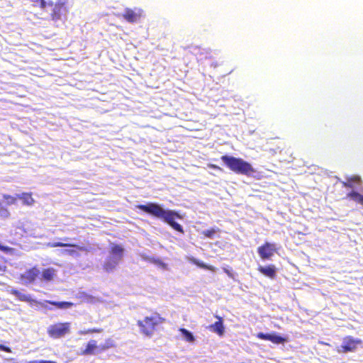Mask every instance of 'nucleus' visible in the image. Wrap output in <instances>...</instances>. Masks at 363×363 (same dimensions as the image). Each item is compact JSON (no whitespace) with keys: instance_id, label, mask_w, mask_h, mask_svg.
<instances>
[{"instance_id":"f257e3e1","label":"nucleus","mask_w":363,"mask_h":363,"mask_svg":"<svg viewBox=\"0 0 363 363\" xmlns=\"http://www.w3.org/2000/svg\"><path fill=\"white\" fill-rule=\"evenodd\" d=\"M135 208L148 215L162 220L174 230L184 233V228L176 220H183L184 215L179 211L164 208L162 204L156 202H147L145 204H138Z\"/></svg>"},{"instance_id":"f03ea898","label":"nucleus","mask_w":363,"mask_h":363,"mask_svg":"<svg viewBox=\"0 0 363 363\" xmlns=\"http://www.w3.org/2000/svg\"><path fill=\"white\" fill-rule=\"evenodd\" d=\"M220 159L228 169L236 174L249 176L255 172L251 164L242 158L225 155Z\"/></svg>"},{"instance_id":"7ed1b4c3","label":"nucleus","mask_w":363,"mask_h":363,"mask_svg":"<svg viewBox=\"0 0 363 363\" xmlns=\"http://www.w3.org/2000/svg\"><path fill=\"white\" fill-rule=\"evenodd\" d=\"M124 249L118 245H113L105 258L103 269L107 273L113 272L122 260Z\"/></svg>"},{"instance_id":"20e7f679","label":"nucleus","mask_w":363,"mask_h":363,"mask_svg":"<svg viewBox=\"0 0 363 363\" xmlns=\"http://www.w3.org/2000/svg\"><path fill=\"white\" fill-rule=\"evenodd\" d=\"M66 3L67 0H57L55 4L51 1H47V8L43 9L50 12L51 19L55 23L62 22L67 13Z\"/></svg>"},{"instance_id":"39448f33","label":"nucleus","mask_w":363,"mask_h":363,"mask_svg":"<svg viewBox=\"0 0 363 363\" xmlns=\"http://www.w3.org/2000/svg\"><path fill=\"white\" fill-rule=\"evenodd\" d=\"M70 331L69 323H59L51 325L48 328V335L52 338L63 337Z\"/></svg>"},{"instance_id":"423d86ee","label":"nucleus","mask_w":363,"mask_h":363,"mask_svg":"<svg viewBox=\"0 0 363 363\" xmlns=\"http://www.w3.org/2000/svg\"><path fill=\"white\" fill-rule=\"evenodd\" d=\"M48 247H74L75 249H65L61 251L62 255H68L73 257H79L80 254L78 252V250H83L84 247H80L79 245H74V244H69V243H64L62 242H48L47 244Z\"/></svg>"},{"instance_id":"0eeeda50","label":"nucleus","mask_w":363,"mask_h":363,"mask_svg":"<svg viewBox=\"0 0 363 363\" xmlns=\"http://www.w3.org/2000/svg\"><path fill=\"white\" fill-rule=\"evenodd\" d=\"M362 340L357 338H354L352 336H347L342 340V345L337 350L339 352L347 353L349 352H354L358 345H361Z\"/></svg>"},{"instance_id":"6e6552de","label":"nucleus","mask_w":363,"mask_h":363,"mask_svg":"<svg viewBox=\"0 0 363 363\" xmlns=\"http://www.w3.org/2000/svg\"><path fill=\"white\" fill-rule=\"evenodd\" d=\"M277 250V245L265 242V243L257 248V253L263 260H270L274 253Z\"/></svg>"},{"instance_id":"1a4fd4ad","label":"nucleus","mask_w":363,"mask_h":363,"mask_svg":"<svg viewBox=\"0 0 363 363\" xmlns=\"http://www.w3.org/2000/svg\"><path fill=\"white\" fill-rule=\"evenodd\" d=\"M257 337L261 340H269L275 344H284L287 342V338L276 333H259Z\"/></svg>"},{"instance_id":"9d476101","label":"nucleus","mask_w":363,"mask_h":363,"mask_svg":"<svg viewBox=\"0 0 363 363\" xmlns=\"http://www.w3.org/2000/svg\"><path fill=\"white\" fill-rule=\"evenodd\" d=\"M143 10L139 8L130 9L126 8L122 14L123 17L129 23H136L142 16Z\"/></svg>"},{"instance_id":"9b49d317","label":"nucleus","mask_w":363,"mask_h":363,"mask_svg":"<svg viewBox=\"0 0 363 363\" xmlns=\"http://www.w3.org/2000/svg\"><path fill=\"white\" fill-rule=\"evenodd\" d=\"M138 325L143 333L150 335L152 333L156 322L154 318L146 317L144 320H138Z\"/></svg>"},{"instance_id":"f8f14e48","label":"nucleus","mask_w":363,"mask_h":363,"mask_svg":"<svg viewBox=\"0 0 363 363\" xmlns=\"http://www.w3.org/2000/svg\"><path fill=\"white\" fill-rule=\"evenodd\" d=\"M258 271L265 277L270 279H274L277 272L276 267L273 264H269L267 266L259 265Z\"/></svg>"},{"instance_id":"ddd939ff","label":"nucleus","mask_w":363,"mask_h":363,"mask_svg":"<svg viewBox=\"0 0 363 363\" xmlns=\"http://www.w3.org/2000/svg\"><path fill=\"white\" fill-rule=\"evenodd\" d=\"M218 321L215 322L213 324H211L207 327V328L213 332L218 335L219 336H223L225 333V328L223 325V320L222 318L218 317Z\"/></svg>"},{"instance_id":"4468645a","label":"nucleus","mask_w":363,"mask_h":363,"mask_svg":"<svg viewBox=\"0 0 363 363\" xmlns=\"http://www.w3.org/2000/svg\"><path fill=\"white\" fill-rule=\"evenodd\" d=\"M346 182H342V184L345 187H350L354 189L359 186L362 183V179L359 176H347L345 177Z\"/></svg>"},{"instance_id":"2eb2a0df","label":"nucleus","mask_w":363,"mask_h":363,"mask_svg":"<svg viewBox=\"0 0 363 363\" xmlns=\"http://www.w3.org/2000/svg\"><path fill=\"white\" fill-rule=\"evenodd\" d=\"M40 274V271L35 267H33L29 270L25 272L23 274H22V279L28 283H31L35 280V279Z\"/></svg>"},{"instance_id":"dca6fc26","label":"nucleus","mask_w":363,"mask_h":363,"mask_svg":"<svg viewBox=\"0 0 363 363\" xmlns=\"http://www.w3.org/2000/svg\"><path fill=\"white\" fill-rule=\"evenodd\" d=\"M96 341L94 340H91L86 345V349L82 350L81 354L82 355H94L98 354L96 350H98V345L96 344Z\"/></svg>"},{"instance_id":"f3484780","label":"nucleus","mask_w":363,"mask_h":363,"mask_svg":"<svg viewBox=\"0 0 363 363\" xmlns=\"http://www.w3.org/2000/svg\"><path fill=\"white\" fill-rule=\"evenodd\" d=\"M11 294L14 295L18 300L25 302H30L33 301L29 294H26L17 289H11Z\"/></svg>"},{"instance_id":"a211bd4d","label":"nucleus","mask_w":363,"mask_h":363,"mask_svg":"<svg viewBox=\"0 0 363 363\" xmlns=\"http://www.w3.org/2000/svg\"><path fill=\"white\" fill-rule=\"evenodd\" d=\"M55 275V270L53 268L45 269L42 274V279L46 281H51Z\"/></svg>"},{"instance_id":"6ab92c4d","label":"nucleus","mask_w":363,"mask_h":363,"mask_svg":"<svg viewBox=\"0 0 363 363\" xmlns=\"http://www.w3.org/2000/svg\"><path fill=\"white\" fill-rule=\"evenodd\" d=\"M47 302L59 309L69 308L73 305L72 303L68 301H48Z\"/></svg>"},{"instance_id":"aec40b11","label":"nucleus","mask_w":363,"mask_h":363,"mask_svg":"<svg viewBox=\"0 0 363 363\" xmlns=\"http://www.w3.org/2000/svg\"><path fill=\"white\" fill-rule=\"evenodd\" d=\"M347 196L359 203L363 204V195L354 189L349 192Z\"/></svg>"},{"instance_id":"412c9836","label":"nucleus","mask_w":363,"mask_h":363,"mask_svg":"<svg viewBox=\"0 0 363 363\" xmlns=\"http://www.w3.org/2000/svg\"><path fill=\"white\" fill-rule=\"evenodd\" d=\"M17 196L21 200H22L23 203L26 205L31 206L34 203V199L32 198L30 194L22 193L18 194Z\"/></svg>"},{"instance_id":"4be33fe9","label":"nucleus","mask_w":363,"mask_h":363,"mask_svg":"<svg viewBox=\"0 0 363 363\" xmlns=\"http://www.w3.org/2000/svg\"><path fill=\"white\" fill-rule=\"evenodd\" d=\"M142 257L145 260H147V261H149L150 262L154 263L163 269H166V267H167V264L159 259H157L155 257H149L145 255H142Z\"/></svg>"},{"instance_id":"5701e85b","label":"nucleus","mask_w":363,"mask_h":363,"mask_svg":"<svg viewBox=\"0 0 363 363\" xmlns=\"http://www.w3.org/2000/svg\"><path fill=\"white\" fill-rule=\"evenodd\" d=\"M219 231L218 228H211L209 230H205L202 232V234L204 235L206 238L210 239H213L215 235L217 233V232Z\"/></svg>"},{"instance_id":"b1692460","label":"nucleus","mask_w":363,"mask_h":363,"mask_svg":"<svg viewBox=\"0 0 363 363\" xmlns=\"http://www.w3.org/2000/svg\"><path fill=\"white\" fill-rule=\"evenodd\" d=\"M182 335L188 342H193L194 340V336L193 333L186 329L182 330Z\"/></svg>"},{"instance_id":"393cba45","label":"nucleus","mask_w":363,"mask_h":363,"mask_svg":"<svg viewBox=\"0 0 363 363\" xmlns=\"http://www.w3.org/2000/svg\"><path fill=\"white\" fill-rule=\"evenodd\" d=\"M9 215L10 213L9 212V211L4 207H3L1 206V203H0V218H6L9 216Z\"/></svg>"},{"instance_id":"a878e982","label":"nucleus","mask_w":363,"mask_h":363,"mask_svg":"<svg viewBox=\"0 0 363 363\" xmlns=\"http://www.w3.org/2000/svg\"><path fill=\"white\" fill-rule=\"evenodd\" d=\"M32 1L35 2V3H39L40 7L41 9L47 8V1L45 0H32Z\"/></svg>"},{"instance_id":"bb28decb","label":"nucleus","mask_w":363,"mask_h":363,"mask_svg":"<svg viewBox=\"0 0 363 363\" xmlns=\"http://www.w3.org/2000/svg\"><path fill=\"white\" fill-rule=\"evenodd\" d=\"M224 272L230 278H234V272L232 269L223 268Z\"/></svg>"},{"instance_id":"cd10ccee","label":"nucleus","mask_w":363,"mask_h":363,"mask_svg":"<svg viewBox=\"0 0 363 363\" xmlns=\"http://www.w3.org/2000/svg\"><path fill=\"white\" fill-rule=\"evenodd\" d=\"M28 363H57L56 362L51 360H33L28 362Z\"/></svg>"},{"instance_id":"c85d7f7f","label":"nucleus","mask_w":363,"mask_h":363,"mask_svg":"<svg viewBox=\"0 0 363 363\" xmlns=\"http://www.w3.org/2000/svg\"><path fill=\"white\" fill-rule=\"evenodd\" d=\"M0 350L4 351V352H11L10 347H7L6 345H1V344H0Z\"/></svg>"},{"instance_id":"c756f323","label":"nucleus","mask_w":363,"mask_h":363,"mask_svg":"<svg viewBox=\"0 0 363 363\" xmlns=\"http://www.w3.org/2000/svg\"><path fill=\"white\" fill-rule=\"evenodd\" d=\"M98 347H99L98 349H99L100 351H104V350L108 349L111 347V345H100Z\"/></svg>"},{"instance_id":"7c9ffc66","label":"nucleus","mask_w":363,"mask_h":363,"mask_svg":"<svg viewBox=\"0 0 363 363\" xmlns=\"http://www.w3.org/2000/svg\"><path fill=\"white\" fill-rule=\"evenodd\" d=\"M9 249L10 248L9 247L4 246L0 243V250L1 251L6 252H8L9 250Z\"/></svg>"},{"instance_id":"2f4dec72","label":"nucleus","mask_w":363,"mask_h":363,"mask_svg":"<svg viewBox=\"0 0 363 363\" xmlns=\"http://www.w3.org/2000/svg\"><path fill=\"white\" fill-rule=\"evenodd\" d=\"M102 329H98V328H92V329H89L88 330V332H89V333H101L102 332Z\"/></svg>"},{"instance_id":"473e14b6","label":"nucleus","mask_w":363,"mask_h":363,"mask_svg":"<svg viewBox=\"0 0 363 363\" xmlns=\"http://www.w3.org/2000/svg\"><path fill=\"white\" fill-rule=\"evenodd\" d=\"M78 333L80 335H86V334L89 333V332H88V330H79L78 332Z\"/></svg>"},{"instance_id":"72a5a7b5","label":"nucleus","mask_w":363,"mask_h":363,"mask_svg":"<svg viewBox=\"0 0 363 363\" xmlns=\"http://www.w3.org/2000/svg\"><path fill=\"white\" fill-rule=\"evenodd\" d=\"M211 167L212 169H214L221 170V169H220L219 167H218V166H216V165H215V164H212V165L211 166Z\"/></svg>"},{"instance_id":"f704fd0d","label":"nucleus","mask_w":363,"mask_h":363,"mask_svg":"<svg viewBox=\"0 0 363 363\" xmlns=\"http://www.w3.org/2000/svg\"><path fill=\"white\" fill-rule=\"evenodd\" d=\"M104 345H111H111L108 342H106Z\"/></svg>"},{"instance_id":"c9c22d12","label":"nucleus","mask_w":363,"mask_h":363,"mask_svg":"<svg viewBox=\"0 0 363 363\" xmlns=\"http://www.w3.org/2000/svg\"><path fill=\"white\" fill-rule=\"evenodd\" d=\"M3 270V267L1 265H0V271H2Z\"/></svg>"}]
</instances>
